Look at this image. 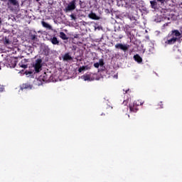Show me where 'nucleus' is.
I'll return each instance as SVG.
<instances>
[{
    "instance_id": "obj_1",
    "label": "nucleus",
    "mask_w": 182,
    "mask_h": 182,
    "mask_svg": "<svg viewBox=\"0 0 182 182\" xmlns=\"http://www.w3.org/2000/svg\"><path fill=\"white\" fill-rule=\"evenodd\" d=\"M164 40L165 45H174L176 42H181V33L178 30H172Z\"/></svg>"
},
{
    "instance_id": "obj_2",
    "label": "nucleus",
    "mask_w": 182,
    "mask_h": 182,
    "mask_svg": "<svg viewBox=\"0 0 182 182\" xmlns=\"http://www.w3.org/2000/svg\"><path fill=\"white\" fill-rule=\"evenodd\" d=\"M15 65V58L11 56H7L5 58L4 63H0V70L2 66H6L7 68H14Z\"/></svg>"
},
{
    "instance_id": "obj_3",
    "label": "nucleus",
    "mask_w": 182,
    "mask_h": 182,
    "mask_svg": "<svg viewBox=\"0 0 182 182\" xmlns=\"http://www.w3.org/2000/svg\"><path fill=\"white\" fill-rule=\"evenodd\" d=\"M75 9H76V0H73L67 4L64 11L65 12H72V11H75Z\"/></svg>"
},
{
    "instance_id": "obj_4",
    "label": "nucleus",
    "mask_w": 182,
    "mask_h": 182,
    "mask_svg": "<svg viewBox=\"0 0 182 182\" xmlns=\"http://www.w3.org/2000/svg\"><path fill=\"white\" fill-rule=\"evenodd\" d=\"M95 74L92 73H86L81 76V79L82 80H85V82H92V80H95Z\"/></svg>"
},
{
    "instance_id": "obj_5",
    "label": "nucleus",
    "mask_w": 182,
    "mask_h": 182,
    "mask_svg": "<svg viewBox=\"0 0 182 182\" xmlns=\"http://www.w3.org/2000/svg\"><path fill=\"white\" fill-rule=\"evenodd\" d=\"M34 70L36 73H39L42 70V60L37 59L33 64Z\"/></svg>"
},
{
    "instance_id": "obj_6",
    "label": "nucleus",
    "mask_w": 182,
    "mask_h": 182,
    "mask_svg": "<svg viewBox=\"0 0 182 182\" xmlns=\"http://www.w3.org/2000/svg\"><path fill=\"white\" fill-rule=\"evenodd\" d=\"M115 48L116 49H121L122 50L126 51L129 49V46L127 44L117 43L115 45Z\"/></svg>"
},
{
    "instance_id": "obj_7",
    "label": "nucleus",
    "mask_w": 182,
    "mask_h": 182,
    "mask_svg": "<svg viewBox=\"0 0 182 182\" xmlns=\"http://www.w3.org/2000/svg\"><path fill=\"white\" fill-rule=\"evenodd\" d=\"M88 18L93 19L94 21H99V19H100V17H99V16L96 15V14L93 12H91L90 14H88Z\"/></svg>"
},
{
    "instance_id": "obj_8",
    "label": "nucleus",
    "mask_w": 182,
    "mask_h": 182,
    "mask_svg": "<svg viewBox=\"0 0 182 182\" xmlns=\"http://www.w3.org/2000/svg\"><path fill=\"white\" fill-rule=\"evenodd\" d=\"M150 4H151V8L152 9H154V11H156V9H159L158 4H157V0L150 1Z\"/></svg>"
},
{
    "instance_id": "obj_9",
    "label": "nucleus",
    "mask_w": 182,
    "mask_h": 182,
    "mask_svg": "<svg viewBox=\"0 0 182 182\" xmlns=\"http://www.w3.org/2000/svg\"><path fill=\"white\" fill-rule=\"evenodd\" d=\"M129 110L131 113H136L137 112V105L134 104L133 105L129 106Z\"/></svg>"
},
{
    "instance_id": "obj_10",
    "label": "nucleus",
    "mask_w": 182,
    "mask_h": 182,
    "mask_svg": "<svg viewBox=\"0 0 182 182\" xmlns=\"http://www.w3.org/2000/svg\"><path fill=\"white\" fill-rule=\"evenodd\" d=\"M41 25L43 26V28H46V29H48L49 31H52V26L50 24L45 22V21H41Z\"/></svg>"
},
{
    "instance_id": "obj_11",
    "label": "nucleus",
    "mask_w": 182,
    "mask_h": 182,
    "mask_svg": "<svg viewBox=\"0 0 182 182\" xmlns=\"http://www.w3.org/2000/svg\"><path fill=\"white\" fill-rule=\"evenodd\" d=\"M25 89H28L29 90H31V89H32V85L29 84H23L21 86V90H23Z\"/></svg>"
},
{
    "instance_id": "obj_12",
    "label": "nucleus",
    "mask_w": 182,
    "mask_h": 182,
    "mask_svg": "<svg viewBox=\"0 0 182 182\" xmlns=\"http://www.w3.org/2000/svg\"><path fill=\"white\" fill-rule=\"evenodd\" d=\"M50 42L53 43V45H59V41L58 40V38L56 37H53L50 38Z\"/></svg>"
},
{
    "instance_id": "obj_13",
    "label": "nucleus",
    "mask_w": 182,
    "mask_h": 182,
    "mask_svg": "<svg viewBox=\"0 0 182 182\" xmlns=\"http://www.w3.org/2000/svg\"><path fill=\"white\" fill-rule=\"evenodd\" d=\"M63 60L68 61V60H72V56L69 55V53H65L63 57Z\"/></svg>"
},
{
    "instance_id": "obj_14",
    "label": "nucleus",
    "mask_w": 182,
    "mask_h": 182,
    "mask_svg": "<svg viewBox=\"0 0 182 182\" xmlns=\"http://www.w3.org/2000/svg\"><path fill=\"white\" fill-rule=\"evenodd\" d=\"M138 50H139V52H142L143 53H144V51L146 50V48L143 47V44H141V43H139L138 45Z\"/></svg>"
},
{
    "instance_id": "obj_15",
    "label": "nucleus",
    "mask_w": 182,
    "mask_h": 182,
    "mask_svg": "<svg viewBox=\"0 0 182 182\" xmlns=\"http://www.w3.org/2000/svg\"><path fill=\"white\" fill-rule=\"evenodd\" d=\"M25 62H26V60H23L18 65L20 66V68H23V69H26V68H28V65L26 64H23L25 63Z\"/></svg>"
},
{
    "instance_id": "obj_16",
    "label": "nucleus",
    "mask_w": 182,
    "mask_h": 182,
    "mask_svg": "<svg viewBox=\"0 0 182 182\" xmlns=\"http://www.w3.org/2000/svg\"><path fill=\"white\" fill-rule=\"evenodd\" d=\"M60 38L63 39V41H66L68 40V36L66 34L63 32H60Z\"/></svg>"
},
{
    "instance_id": "obj_17",
    "label": "nucleus",
    "mask_w": 182,
    "mask_h": 182,
    "mask_svg": "<svg viewBox=\"0 0 182 182\" xmlns=\"http://www.w3.org/2000/svg\"><path fill=\"white\" fill-rule=\"evenodd\" d=\"M87 69H89L87 66H82L78 69V72H80V73H82L83 70H87Z\"/></svg>"
},
{
    "instance_id": "obj_18",
    "label": "nucleus",
    "mask_w": 182,
    "mask_h": 182,
    "mask_svg": "<svg viewBox=\"0 0 182 182\" xmlns=\"http://www.w3.org/2000/svg\"><path fill=\"white\" fill-rule=\"evenodd\" d=\"M4 45H11V41L9 40L8 38H4Z\"/></svg>"
},
{
    "instance_id": "obj_19",
    "label": "nucleus",
    "mask_w": 182,
    "mask_h": 182,
    "mask_svg": "<svg viewBox=\"0 0 182 182\" xmlns=\"http://www.w3.org/2000/svg\"><path fill=\"white\" fill-rule=\"evenodd\" d=\"M127 103H129V102L127 100H124L122 105H124V106H126V109L128 110L129 109V107H127Z\"/></svg>"
},
{
    "instance_id": "obj_20",
    "label": "nucleus",
    "mask_w": 182,
    "mask_h": 182,
    "mask_svg": "<svg viewBox=\"0 0 182 182\" xmlns=\"http://www.w3.org/2000/svg\"><path fill=\"white\" fill-rule=\"evenodd\" d=\"M31 39L35 41L36 39V34H30Z\"/></svg>"
},
{
    "instance_id": "obj_21",
    "label": "nucleus",
    "mask_w": 182,
    "mask_h": 182,
    "mask_svg": "<svg viewBox=\"0 0 182 182\" xmlns=\"http://www.w3.org/2000/svg\"><path fill=\"white\" fill-rule=\"evenodd\" d=\"M143 62V59L140 58L139 55H137V63H141Z\"/></svg>"
},
{
    "instance_id": "obj_22",
    "label": "nucleus",
    "mask_w": 182,
    "mask_h": 182,
    "mask_svg": "<svg viewBox=\"0 0 182 182\" xmlns=\"http://www.w3.org/2000/svg\"><path fill=\"white\" fill-rule=\"evenodd\" d=\"M12 5H16V4H18V1H16V0H9Z\"/></svg>"
},
{
    "instance_id": "obj_23",
    "label": "nucleus",
    "mask_w": 182,
    "mask_h": 182,
    "mask_svg": "<svg viewBox=\"0 0 182 182\" xmlns=\"http://www.w3.org/2000/svg\"><path fill=\"white\" fill-rule=\"evenodd\" d=\"M70 16L72 21H76V16H75V14H71Z\"/></svg>"
},
{
    "instance_id": "obj_24",
    "label": "nucleus",
    "mask_w": 182,
    "mask_h": 182,
    "mask_svg": "<svg viewBox=\"0 0 182 182\" xmlns=\"http://www.w3.org/2000/svg\"><path fill=\"white\" fill-rule=\"evenodd\" d=\"M157 2H160L161 5H164V2H166V0H157Z\"/></svg>"
},
{
    "instance_id": "obj_25",
    "label": "nucleus",
    "mask_w": 182,
    "mask_h": 182,
    "mask_svg": "<svg viewBox=\"0 0 182 182\" xmlns=\"http://www.w3.org/2000/svg\"><path fill=\"white\" fill-rule=\"evenodd\" d=\"M94 66H95V68H99V66H100V63H95V64H94Z\"/></svg>"
},
{
    "instance_id": "obj_26",
    "label": "nucleus",
    "mask_w": 182,
    "mask_h": 182,
    "mask_svg": "<svg viewBox=\"0 0 182 182\" xmlns=\"http://www.w3.org/2000/svg\"><path fill=\"white\" fill-rule=\"evenodd\" d=\"M134 60H135L136 62H137V55H135L134 56Z\"/></svg>"
},
{
    "instance_id": "obj_27",
    "label": "nucleus",
    "mask_w": 182,
    "mask_h": 182,
    "mask_svg": "<svg viewBox=\"0 0 182 182\" xmlns=\"http://www.w3.org/2000/svg\"><path fill=\"white\" fill-rule=\"evenodd\" d=\"M4 90V87L0 85V92H2Z\"/></svg>"
},
{
    "instance_id": "obj_28",
    "label": "nucleus",
    "mask_w": 182,
    "mask_h": 182,
    "mask_svg": "<svg viewBox=\"0 0 182 182\" xmlns=\"http://www.w3.org/2000/svg\"><path fill=\"white\" fill-rule=\"evenodd\" d=\"M129 92V89L125 91V93H127Z\"/></svg>"
},
{
    "instance_id": "obj_29",
    "label": "nucleus",
    "mask_w": 182,
    "mask_h": 182,
    "mask_svg": "<svg viewBox=\"0 0 182 182\" xmlns=\"http://www.w3.org/2000/svg\"><path fill=\"white\" fill-rule=\"evenodd\" d=\"M167 25H168V23H166L164 25V26H167Z\"/></svg>"
},
{
    "instance_id": "obj_30",
    "label": "nucleus",
    "mask_w": 182,
    "mask_h": 182,
    "mask_svg": "<svg viewBox=\"0 0 182 182\" xmlns=\"http://www.w3.org/2000/svg\"><path fill=\"white\" fill-rule=\"evenodd\" d=\"M36 82L38 83L39 82V80H36Z\"/></svg>"
},
{
    "instance_id": "obj_31",
    "label": "nucleus",
    "mask_w": 182,
    "mask_h": 182,
    "mask_svg": "<svg viewBox=\"0 0 182 182\" xmlns=\"http://www.w3.org/2000/svg\"><path fill=\"white\" fill-rule=\"evenodd\" d=\"M1 1H2L3 2H5L6 0H1Z\"/></svg>"
},
{
    "instance_id": "obj_32",
    "label": "nucleus",
    "mask_w": 182,
    "mask_h": 182,
    "mask_svg": "<svg viewBox=\"0 0 182 182\" xmlns=\"http://www.w3.org/2000/svg\"><path fill=\"white\" fill-rule=\"evenodd\" d=\"M114 77H116V79H117V75H114Z\"/></svg>"
},
{
    "instance_id": "obj_33",
    "label": "nucleus",
    "mask_w": 182,
    "mask_h": 182,
    "mask_svg": "<svg viewBox=\"0 0 182 182\" xmlns=\"http://www.w3.org/2000/svg\"><path fill=\"white\" fill-rule=\"evenodd\" d=\"M100 65H101V66H103V63H102Z\"/></svg>"
},
{
    "instance_id": "obj_34",
    "label": "nucleus",
    "mask_w": 182,
    "mask_h": 182,
    "mask_svg": "<svg viewBox=\"0 0 182 182\" xmlns=\"http://www.w3.org/2000/svg\"><path fill=\"white\" fill-rule=\"evenodd\" d=\"M36 1H41V0H36Z\"/></svg>"
},
{
    "instance_id": "obj_35",
    "label": "nucleus",
    "mask_w": 182,
    "mask_h": 182,
    "mask_svg": "<svg viewBox=\"0 0 182 182\" xmlns=\"http://www.w3.org/2000/svg\"><path fill=\"white\" fill-rule=\"evenodd\" d=\"M1 21H0V24H1Z\"/></svg>"
}]
</instances>
